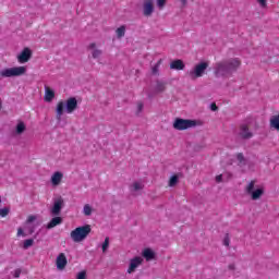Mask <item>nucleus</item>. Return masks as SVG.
Wrapping results in <instances>:
<instances>
[{
	"label": "nucleus",
	"mask_w": 279,
	"mask_h": 279,
	"mask_svg": "<svg viewBox=\"0 0 279 279\" xmlns=\"http://www.w3.org/2000/svg\"><path fill=\"white\" fill-rule=\"evenodd\" d=\"M75 110H77V98L71 97L66 101H59L56 108L58 121L62 119L64 112H66V114H73Z\"/></svg>",
	"instance_id": "f257e3e1"
},
{
	"label": "nucleus",
	"mask_w": 279,
	"mask_h": 279,
	"mask_svg": "<svg viewBox=\"0 0 279 279\" xmlns=\"http://www.w3.org/2000/svg\"><path fill=\"white\" fill-rule=\"evenodd\" d=\"M90 225H85L72 230L70 236L74 243H82V241H86V239L90 234Z\"/></svg>",
	"instance_id": "f03ea898"
},
{
	"label": "nucleus",
	"mask_w": 279,
	"mask_h": 279,
	"mask_svg": "<svg viewBox=\"0 0 279 279\" xmlns=\"http://www.w3.org/2000/svg\"><path fill=\"white\" fill-rule=\"evenodd\" d=\"M197 125H202V121L182 118H177L172 124L173 129L178 130L179 132H183L184 130H191V128H197Z\"/></svg>",
	"instance_id": "7ed1b4c3"
},
{
	"label": "nucleus",
	"mask_w": 279,
	"mask_h": 279,
	"mask_svg": "<svg viewBox=\"0 0 279 279\" xmlns=\"http://www.w3.org/2000/svg\"><path fill=\"white\" fill-rule=\"evenodd\" d=\"M25 73H27V66L25 65L7 68L0 71V77H21Z\"/></svg>",
	"instance_id": "20e7f679"
},
{
	"label": "nucleus",
	"mask_w": 279,
	"mask_h": 279,
	"mask_svg": "<svg viewBox=\"0 0 279 279\" xmlns=\"http://www.w3.org/2000/svg\"><path fill=\"white\" fill-rule=\"evenodd\" d=\"M210 66L208 61H202L193 66L192 70L189 72V76L191 80H197L199 77H204L206 74V70Z\"/></svg>",
	"instance_id": "39448f33"
},
{
	"label": "nucleus",
	"mask_w": 279,
	"mask_h": 279,
	"mask_svg": "<svg viewBox=\"0 0 279 279\" xmlns=\"http://www.w3.org/2000/svg\"><path fill=\"white\" fill-rule=\"evenodd\" d=\"M255 184H256V182L251 181L246 185V189H245L247 195H250L251 199H253L254 202H256V199H260V197H263V195H265V187H256V189H254Z\"/></svg>",
	"instance_id": "423d86ee"
},
{
	"label": "nucleus",
	"mask_w": 279,
	"mask_h": 279,
	"mask_svg": "<svg viewBox=\"0 0 279 279\" xmlns=\"http://www.w3.org/2000/svg\"><path fill=\"white\" fill-rule=\"evenodd\" d=\"M214 74L216 77H226L230 75V70L228 68V61H219L214 66Z\"/></svg>",
	"instance_id": "0eeeda50"
},
{
	"label": "nucleus",
	"mask_w": 279,
	"mask_h": 279,
	"mask_svg": "<svg viewBox=\"0 0 279 279\" xmlns=\"http://www.w3.org/2000/svg\"><path fill=\"white\" fill-rule=\"evenodd\" d=\"M144 189H145V180L143 179L134 180L129 185V191L130 193H132V195H141Z\"/></svg>",
	"instance_id": "6e6552de"
},
{
	"label": "nucleus",
	"mask_w": 279,
	"mask_h": 279,
	"mask_svg": "<svg viewBox=\"0 0 279 279\" xmlns=\"http://www.w3.org/2000/svg\"><path fill=\"white\" fill-rule=\"evenodd\" d=\"M62 208H64V198H62V196L56 197L52 207L50 208V213L58 217V215L62 213Z\"/></svg>",
	"instance_id": "1a4fd4ad"
},
{
	"label": "nucleus",
	"mask_w": 279,
	"mask_h": 279,
	"mask_svg": "<svg viewBox=\"0 0 279 279\" xmlns=\"http://www.w3.org/2000/svg\"><path fill=\"white\" fill-rule=\"evenodd\" d=\"M143 265V257L135 256L130 259L126 274H134Z\"/></svg>",
	"instance_id": "9d476101"
},
{
	"label": "nucleus",
	"mask_w": 279,
	"mask_h": 279,
	"mask_svg": "<svg viewBox=\"0 0 279 279\" xmlns=\"http://www.w3.org/2000/svg\"><path fill=\"white\" fill-rule=\"evenodd\" d=\"M66 265H69L66 254L60 253L56 258V267L58 271H64V269H66Z\"/></svg>",
	"instance_id": "9b49d317"
},
{
	"label": "nucleus",
	"mask_w": 279,
	"mask_h": 279,
	"mask_svg": "<svg viewBox=\"0 0 279 279\" xmlns=\"http://www.w3.org/2000/svg\"><path fill=\"white\" fill-rule=\"evenodd\" d=\"M32 60V49L24 48L19 54H17V62L20 64H25Z\"/></svg>",
	"instance_id": "f8f14e48"
},
{
	"label": "nucleus",
	"mask_w": 279,
	"mask_h": 279,
	"mask_svg": "<svg viewBox=\"0 0 279 279\" xmlns=\"http://www.w3.org/2000/svg\"><path fill=\"white\" fill-rule=\"evenodd\" d=\"M87 50L89 51L92 58H94V60H99V58H101V56L104 54V51H101V49H99L97 47V44L95 43H90L87 46Z\"/></svg>",
	"instance_id": "ddd939ff"
},
{
	"label": "nucleus",
	"mask_w": 279,
	"mask_h": 279,
	"mask_svg": "<svg viewBox=\"0 0 279 279\" xmlns=\"http://www.w3.org/2000/svg\"><path fill=\"white\" fill-rule=\"evenodd\" d=\"M62 180H64V173L56 171L50 177V184L51 186H60L62 184Z\"/></svg>",
	"instance_id": "4468645a"
},
{
	"label": "nucleus",
	"mask_w": 279,
	"mask_h": 279,
	"mask_svg": "<svg viewBox=\"0 0 279 279\" xmlns=\"http://www.w3.org/2000/svg\"><path fill=\"white\" fill-rule=\"evenodd\" d=\"M143 14L144 16H151L154 14V0H144Z\"/></svg>",
	"instance_id": "2eb2a0df"
},
{
	"label": "nucleus",
	"mask_w": 279,
	"mask_h": 279,
	"mask_svg": "<svg viewBox=\"0 0 279 279\" xmlns=\"http://www.w3.org/2000/svg\"><path fill=\"white\" fill-rule=\"evenodd\" d=\"M27 131V124H25V122L23 121H19L15 125V128L13 129V136H23V134H25V132Z\"/></svg>",
	"instance_id": "dca6fc26"
},
{
	"label": "nucleus",
	"mask_w": 279,
	"mask_h": 279,
	"mask_svg": "<svg viewBox=\"0 0 279 279\" xmlns=\"http://www.w3.org/2000/svg\"><path fill=\"white\" fill-rule=\"evenodd\" d=\"M56 99V90L51 89L49 86H45V95H44V100L47 104H51Z\"/></svg>",
	"instance_id": "f3484780"
},
{
	"label": "nucleus",
	"mask_w": 279,
	"mask_h": 279,
	"mask_svg": "<svg viewBox=\"0 0 279 279\" xmlns=\"http://www.w3.org/2000/svg\"><path fill=\"white\" fill-rule=\"evenodd\" d=\"M227 66L229 69V73H232V71H236L241 66V60L239 59H230L227 60Z\"/></svg>",
	"instance_id": "a211bd4d"
},
{
	"label": "nucleus",
	"mask_w": 279,
	"mask_h": 279,
	"mask_svg": "<svg viewBox=\"0 0 279 279\" xmlns=\"http://www.w3.org/2000/svg\"><path fill=\"white\" fill-rule=\"evenodd\" d=\"M184 61L180 60V59H177V60H173L171 63H170V69L172 71H184Z\"/></svg>",
	"instance_id": "6ab92c4d"
},
{
	"label": "nucleus",
	"mask_w": 279,
	"mask_h": 279,
	"mask_svg": "<svg viewBox=\"0 0 279 279\" xmlns=\"http://www.w3.org/2000/svg\"><path fill=\"white\" fill-rule=\"evenodd\" d=\"M269 125L271 130H276L277 132H279V113L270 117Z\"/></svg>",
	"instance_id": "aec40b11"
},
{
	"label": "nucleus",
	"mask_w": 279,
	"mask_h": 279,
	"mask_svg": "<svg viewBox=\"0 0 279 279\" xmlns=\"http://www.w3.org/2000/svg\"><path fill=\"white\" fill-rule=\"evenodd\" d=\"M240 136L242 138H252V136H254V134L250 131V128H247V125L243 124L240 128Z\"/></svg>",
	"instance_id": "412c9836"
},
{
	"label": "nucleus",
	"mask_w": 279,
	"mask_h": 279,
	"mask_svg": "<svg viewBox=\"0 0 279 279\" xmlns=\"http://www.w3.org/2000/svg\"><path fill=\"white\" fill-rule=\"evenodd\" d=\"M142 256L146 259V260H154V258L156 257V253H154V251L151 248H145L142 252Z\"/></svg>",
	"instance_id": "4be33fe9"
},
{
	"label": "nucleus",
	"mask_w": 279,
	"mask_h": 279,
	"mask_svg": "<svg viewBox=\"0 0 279 279\" xmlns=\"http://www.w3.org/2000/svg\"><path fill=\"white\" fill-rule=\"evenodd\" d=\"M60 223H62V217H54L48 222L47 229L51 230L52 228H56V226H60Z\"/></svg>",
	"instance_id": "5701e85b"
},
{
	"label": "nucleus",
	"mask_w": 279,
	"mask_h": 279,
	"mask_svg": "<svg viewBox=\"0 0 279 279\" xmlns=\"http://www.w3.org/2000/svg\"><path fill=\"white\" fill-rule=\"evenodd\" d=\"M166 89H167V86L165 85V83L160 81H158L154 86V93H157V94L165 93Z\"/></svg>",
	"instance_id": "b1692460"
},
{
	"label": "nucleus",
	"mask_w": 279,
	"mask_h": 279,
	"mask_svg": "<svg viewBox=\"0 0 279 279\" xmlns=\"http://www.w3.org/2000/svg\"><path fill=\"white\" fill-rule=\"evenodd\" d=\"M178 182H180V175L178 174H174V175H171L169 181H168V185L170 187H173V186H177L178 185Z\"/></svg>",
	"instance_id": "393cba45"
},
{
	"label": "nucleus",
	"mask_w": 279,
	"mask_h": 279,
	"mask_svg": "<svg viewBox=\"0 0 279 279\" xmlns=\"http://www.w3.org/2000/svg\"><path fill=\"white\" fill-rule=\"evenodd\" d=\"M83 215H85V217H90V215H93V206H90V204L84 205Z\"/></svg>",
	"instance_id": "a878e982"
},
{
	"label": "nucleus",
	"mask_w": 279,
	"mask_h": 279,
	"mask_svg": "<svg viewBox=\"0 0 279 279\" xmlns=\"http://www.w3.org/2000/svg\"><path fill=\"white\" fill-rule=\"evenodd\" d=\"M125 25H122L116 29L117 38H123L125 36Z\"/></svg>",
	"instance_id": "bb28decb"
},
{
	"label": "nucleus",
	"mask_w": 279,
	"mask_h": 279,
	"mask_svg": "<svg viewBox=\"0 0 279 279\" xmlns=\"http://www.w3.org/2000/svg\"><path fill=\"white\" fill-rule=\"evenodd\" d=\"M108 247H110V238H106L101 245V250H102L104 254H106L108 252Z\"/></svg>",
	"instance_id": "cd10ccee"
},
{
	"label": "nucleus",
	"mask_w": 279,
	"mask_h": 279,
	"mask_svg": "<svg viewBox=\"0 0 279 279\" xmlns=\"http://www.w3.org/2000/svg\"><path fill=\"white\" fill-rule=\"evenodd\" d=\"M158 10H165V7L167 5V0H156Z\"/></svg>",
	"instance_id": "c85d7f7f"
},
{
	"label": "nucleus",
	"mask_w": 279,
	"mask_h": 279,
	"mask_svg": "<svg viewBox=\"0 0 279 279\" xmlns=\"http://www.w3.org/2000/svg\"><path fill=\"white\" fill-rule=\"evenodd\" d=\"M235 160H236L238 165H245V157H243V154H238L235 156Z\"/></svg>",
	"instance_id": "c756f323"
},
{
	"label": "nucleus",
	"mask_w": 279,
	"mask_h": 279,
	"mask_svg": "<svg viewBox=\"0 0 279 279\" xmlns=\"http://www.w3.org/2000/svg\"><path fill=\"white\" fill-rule=\"evenodd\" d=\"M32 245H34V240H32V239L25 240L23 243L24 250H29V247H32Z\"/></svg>",
	"instance_id": "7c9ffc66"
},
{
	"label": "nucleus",
	"mask_w": 279,
	"mask_h": 279,
	"mask_svg": "<svg viewBox=\"0 0 279 279\" xmlns=\"http://www.w3.org/2000/svg\"><path fill=\"white\" fill-rule=\"evenodd\" d=\"M143 108H145V105L142 101L137 102L135 113L141 114V112H143Z\"/></svg>",
	"instance_id": "2f4dec72"
},
{
	"label": "nucleus",
	"mask_w": 279,
	"mask_h": 279,
	"mask_svg": "<svg viewBox=\"0 0 279 279\" xmlns=\"http://www.w3.org/2000/svg\"><path fill=\"white\" fill-rule=\"evenodd\" d=\"M10 215V207H4L0 209V217H8Z\"/></svg>",
	"instance_id": "473e14b6"
},
{
	"label": "nucleus",
	"mask_w": 279,
	"mask_h": 279,
	"mask_svg": "<svg viewBox=\"0 0 279 279\" xmlns=\"http://www.w3.org/2000/svg\"><path fill=\"white\" fill-rule=\"evenodd\" d=\"M222 243L226 247H230V234L225 235Z\"/></svg>",
	"instance_id": "72a5a7b5"
},
{
	"label": "nucleus",
	"mask_w": 279,
	"mask_h": 279,
	"mask_svg": "<svg viewBox=\"0 0 279 279\" xmlns=\"http://www.w3.org/2000/svg\"><path fill=\"white\" fill-rule=\"evenodd\" d=\"M36 219H38V216L36 215H29L26 219V223H34V221H36Z\"/></svg>",
	"instance_id": "f704fd0d"
},
{
	"label": "nucleus",
	"mask_w": 279,
	"mask_h": 279,
	"mask_svg": "<svg viewBox=\"0 0 279 279\" xmlns=\"http://www.w3.org/2000/svg\"><path fill=\"white\" fill-rule=\"evenodd\" d=\"M258 3L259 8L265 9L267 8V0H255Z\"/></svg>",
	"instance_id": "c9c22d12"
},
{
	"label": "nucleus",
	"mask_w": 279,
	"mask_h": 279,
	"mask_svg": "<svg viewBox=\"0 0 279 279\" xmlns=\"http://www.w3.org/2000/svg\"><path fill=\"white\" fill-rule=\"evenodd\" d=\"M160 64H162V59H159L157 64L153 68V73H158V69L160 68Z\"/></svg>",
	"instance_id": "e433bc0d"
},
{
	"label": "nucleus",
	"mask_w": 279,
	"mask_h": 279,
	"mask_svg": "<svg viewBox=\"0 0 279 279\" xmlns=\"http://www.w3.org/2000/svg\"><path fill=\"white\" fill-rule=\"evenodd\" d=\"M12 276L13 278H21V269H15L13 272H12Z\"/></svg>",
	"instance_id": "4c0bfd02"
},
{
	"label": "nucleus",
	"mask_w": 279,
	"mask_h": 279,
	"mask_svg": "<svg viewBox=\"0 0 279 279\" xmlns=\"http://www.w3.org/2000/svg\"><path fill=\"white\" fill-rule=\"evenodd\" d=\"M77 279H86V271H81L76 276Z\"/></svg>",
	"instance_id": "58836bf2"
},
{
	"label": "nucleus",
	"mask_w": 279,
	"mask_h": 279,
	"mask_svg": "<svg viewBox=\"0 0 279 279\" xmlns=\"http://www.w3.org/2000/svg\"><path fill=\"white\" fill-rule=\"evenodd\" d=\"M216 182H218V183L223 182V174H218V175L216 177Z\"/></svg>",
	"instance_id": "ea45409f"
},
{
	"label": "nucleus",
	"mask_w": 279,
	"mask_h": 279,
	"mask_svg": "<svg viewBox=\"0 0 279 279\" xmlns=\"http://www.w3.org/2000/svg\"><path fill=\"white\" fill-rule=\"evenodd\" d=\"M17 236H25V232L23 231V228L17 229Z\"/></svg>",
	"instance_id": "a19ab883"
},
{
	"label": "nucleus",
	"mask_w": 279,
	"mask_h": 279,
	"mask_svg": "<svg viewBox=\"0 0 279 279\" xmlns=\"http://www.w3.org/2000/svg\"><path fill=\"white\" fill-rule=\"evenodd\" d=\"M180 3L182 8H185V5L189 3V0H180Z\"/></svg>",
	"instance_id": "79ce46f5"
},
{
	"label": "nucleus",
	"mask_w": 279,
	"mask_h": 279,
	"mask_svg": "<svg viewBox=\"0 0 279 279\" xmlns=\"http://www.w3.org/2000/svg\"><path fill=\"white\" fill-rule=\"evenodd\" d=\"M211 110L215 112V110H217V105L213 104L211 105Z\"/></svg>",
	"instance_id": "37998d69"
},
{
	"label": "nucleus",
	"mask_w": 279,
	"mask_h": 279,
	"mask_svg": "<svg viewBox=\"0 0 279 279\" xmlns=\"http://www.w3.org/2000/svg\"><path fill=\"white\" fill-rule=\"evenodd\" d=\"M0 110H1V102H0Z\"/></svg>",
	"instance_id": "c03bdc74"
},
{
	"label": "nucleus",
	"mask_w": 279,
	"mask_h": 279,
	"mask_svg": "<svg viewBox=\"0 0 279 279\" xmlns=\"http://www.w3.org/2000/svg\"><path fill=\"white\" fill-rule=\"evenodd\" d=\"M0 204H1V197H0Z\"/></svg>",
	"instance_id": "a18cd8bd"
}]
</instances>
